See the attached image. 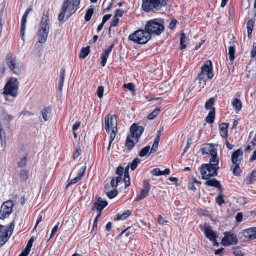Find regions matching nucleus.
Masks as SVG:
<instances>
[{
	"mask_svg": "<svg viewBox=\"0 0 256 256\" xmlns=\"http://www.w3.org/2000/svg\"><path fill=\"white\" fill-rule=\"evenodd\" d=\"M80 3V0H66L62 6L58 14V20L60 22H64V16L66 15V20L68 19L77 10Z\"/></svg>",
	"mask_w": 256,
	"mask_h": 256,
	"instance_id": "obj_1",
	"label": "nucleus"
},
{
	"mask_svg": "<svg viewBox=\"0 0 256 256\" xmlns=\"http://www.w3.org/2000/svg\"><path fill=\"white\" fill-rule=\"evenodd\" d=\"M145 30L150 35L160 36L164 30V20L155 18L148 21L145 26Z\"/></svg>",
	"mask_w": 256,
	"mask_h": 256,
	"instance_id": "obj_2",
	"label": "nucleus"
},
{
	"mask_svg": "<svg viewBox=\"0 0 256 256\" xmlns=\"http://www.w3.org/2000/svg\"><path fill=\"white\" fill-rule=\"evenodd\" d=\"M168 0H143L142 8L146 12H156L165 6Z\"/></svg>",
	"mask_w": 256,
	"mask_h": 256,
	"instance_id": "obj_3",
	"label": "nucleus"
},
{
	"mask_svg": "<svg viewBox=\"0 0 256 256\" xmlns=\"http://www.w3.org/2000/svg\"><path fill=\"white\" fill-rule=\"evenodd\" d=\"M105 129L107 133L110 134L112 140L114 139L118 132V120L116 115L107 116L104 118Z\"/></svg>",
	"mask_w": 256,
	"mask_h": 256,
	"instance_id": "obj_4",
	"label": "nucleus"
},
{
	"mask_svg": "<svg viewBox=\"0 0 256 256\" xmlns=\"http://www.w3.org/2000/svg\"><path fill=\"white\" fill-rule=\"evenodd\" d=\"M151 38L150 34L146 30H138L130 34L128 39L134 43L144 44H146Z\"/></svg>",
	"mask_w": 256,
	"mask_h": 256,
	"instance_id": "obj_5",
	"label": "nucleus"
},
{
	"mask_svg": "<svg viewBox=\"0 0 256 256\" xmlns=\"http://www.w3.org/2000/svg\"><path fill=\"white\" fill-rule=\"evenodd\" d=\"M19 82L17 78H10L6 84L3 94L4 96H10L16 98L18 94Z\"/></svg>",
	"mask_w": 256,
	"mask_h": 256,
	"instance_id": "obj_6",
	"label": "nucleus"
},
{
	"mask_svg": "<svg viewBox=\"0 0 256 256\" xmlns=\"http://www.w3.org/2000/svg\"><path fill=\"white\" fill-rule=\"evenodd\" d=\"M6 62L10 70L16 75H20L22 70L23 65L20 62H18L16 57L12 54H8L6 58Z\"/></svg>",
	"mask_w": 256,
	"mask_h": 256,
	"instance_id": "obj_7",
	"label": "nucleus"
},
{
	"mask_svg": "<svg viewBox=\"0 0 256 256\" xmlns=\"http://www.w3.org/2000/svg\"><path fill=\"white\" fill-rule=\"evenodd\" d=\"M201 69V72L198 75V80L200 81H204L206 84L207 79L212 80L214 77L212 62L210 60H207Z\"/></svg>",
	"mask_w": 256,
	"mask_h": 256,
	"instance_id": "obj_8",
	"label": "nucleus"
},
{
	"mask_svg": "<svg viewBox=\"0 0 256 256\" xmlns=\"http://www.w3.org/2000/svg\"><path fill=\"white\" fill-rule=\"evenodd\" d=\"M216 168L208 164H203L200 168V171L203 180H208L212 177L216 176L218 170Z\"/></svg>",
	"mask_w": 256,
	"mask_h": 256,
	"instance_id": "obj_9",
	"label": "nucleus"
},
{
	"mask_svg": "<svg viewBox=\"0 0 256 256\" xmlns=\"http://www.w3.org/2000/svg\"><path fill=\"white\" fill-rule=\"evenodd\" d=\"M15 224L14 222H10L7 227H2L4 232L0 234V244L4 246L9 240L12 235L14 229Z\"/></svg>",
	"mask_w": 256,
	"mask_h": 256,
	"instance_id": "obj_10",
	"label": "nucleus"
},
{
	"mask_svg": "<svg viewBox=\"0 0 256 256\" xmlns=\"http://www.w3.org/2000/svg\"><path fill=\"white\" fill-rule=\"evenodd\" d=\"M14 203L10 200L3 204L0 212V218L4 220L8 218L12 212Z\"/></svg>",
	"mask_w": 256,
	"mask_h": 256,
	"instance_id": "obj_11",
	"label": "nucleus"
},
{
	"mask_svg": "<svg viewBox=\"0 0 256 256\" xmlns=\"http://www.w3.org/2000/svg\"><path fill=\"white\" fill-rule=\"evenodd\" d=\"M238 242V239L236 234L230 232L224 233V237L222 241V244L224 246L236 245Z\"/></svg>",
	"mask_w": 256,
	"mask_h": 256,
	"instance_id": "obj_12",
	"label": "nucleus"
},
{
	"mask_svg": "<svg viewBox=\"0 0 256 256\" xmlns=\"http://www.w3.org/2000/svg\"><path fill=\"white\" fill-rule=\"evenodd\" d=\"M130 131L132 138H134L136 142H138L139 138L144 131V128L142 126L134 124L131 126Z\"/></svg>",
	"mask_w": 256,
	"mask_h": 256,
	"instance_id": "obj_13",
	"label": "nucleus"
},
{
	"mask_svg": "<svg viewBox=\"0 0 256 256\" xmlns=\"http://www.w3.org/2000/svg\"><path fill=\"white\" fill-rule=\"evenodd\" d=\"M149 182H150L148 180H144L143 188L140 192V194L135 198L134 202H138L146 198L148 195L150 190Z\"/></svg>",
	"mask_w": 256,
	"mask_h": 256,
	"instance_id": "obj_14",
	"label": "nucleus"
},
{
	"mask_svg": "<svg viewBox=\"0 0 256 256\" xmlns=\"http://www.w3.org/2000/svg\"><path fill=\"white\" fill-rule=\"evenodd\" d=\"M200 150L203 155H214L217 154V150L214 148L213 144H208L202 146Z\"/></svg>",
	"mask_w": 256,
	"mask_h": 256,
	"instance_id": "obj_15",
	"label": "nucleus"
},
{
	"mask_svg": "<svg viewBox=\"0 0 256 256\" xmlns=\"http://www.w3.org/2000/svg\"><path fill=\"white\" fill-rule=\"evenodd\" d=\"M50 20L48 18L43 17L42 19L38 32L49 34L50 30Z\"/></svg>",
	"mask_w": 256,
	"mask_h": 256,
	"instance_id": "obj_16",
	"label": "nucleus"
},
{
	"mask_svg": "<svg viewBox=\"0 0 256 256\" xmlns=\"http://www.w3.org/2000/svg\"><path fill=\"white\" fill-rule=\"evenodd\" d=\"M243 151L238 149L235 151L232 156V162L233 164H240L243 160Z\"/></svg>",
	"mask_w": 256,
	"mask_h": 256,
	"instance_id": "obj_17",
	"label": "nucleus"
},
{
	"mask_svg": "<svg viewBox=\"0 0 256 256\" xmlns=\"http://www.w3.org/2000/svg\"><path fill=\"white\" fill-rule=\"evenodd\" d=\"M114 46V44H111L110 46H109L105 50L104 53L102 54L101 56V64L103 67H104L106 66L108 59L109 58V56Z\"/></svg>",
	"mask_w": 256,
	"mask_h": 256,
	"instance_id": "obj_18",
	"label": "nucleus"
},
{
	"mask_svg": "<svg viewBox=\"0 0 256 256\" xmlns=\"http://www.w3.org/2000/svg\"><path fill=\"white\" fill-rule=\"evenodd\" d=\"M204 231L206 238L210 241L214 240L218 238V235L216 234L215 232L212 230V228L209 226L205 224Z\"/></svg>",
	"mask_w": 256,
	"mask_h": 256,
	"instance_id": "obj_19",
	"label": "nucleus"
},
{
	"mask_svg": "<svg viewBox=\"0 0 256 256\" xmlns=\"http://www.w3.org/2000/svg\"><path fill=\"white\" fill-rule=\"evenodd\" d=\"M244 236L250 240L256 239V228H251L243 231Z\"/></svg>",
	"mask_w": 256,
	"mask_h": 256,
	"instance_id": "obj_20",
	"label": "nucleus"
},
{
	"mask_svg": "<svg viewBox=\"0 0 256 256\" xmlns=\"http://www.w3.org/2000/svg\"><path fill=\"white\" fill-rule=\"evenodd\" d=\"M204 184L206 186L214 187L220 190V191H223L224 188L220 182L216 178H212L206 180Z\"/></svg>",
	"mask_w": 256,
	"mask_h": 256,
	"instance_id": "obj_21",
	"label": "nucleus"
},
{
	"mask_svg": "<svg viewBox=\"0 0 256 256\" xmlns=\"http://www.w3.org/2000/svg\"><path fill=\"white\" fill-rule=\"evenodd\" d=\"M28 15V12H26L22 16L21 24V37L22 40L24 41V36L26 30V23L27 22V18Z\"/></svg>",
	"mask_w": 256,
	"mask_h": 256,
	"instance_id": "obj_22",
	"label": "nucleus"
},
{
	"mask_svg": "<svg viewBox=\"0 0 256 256\" xmlns=\"http://www.w3.org/2000/svg\"><path fill=\"white\" fill-rule=\"evenodd\" d=\"M229 127V124L226 122H224L221 124L220 126V135L224 138L227 139L228 135V128Z\"/></svg>",
	"mask_w": 256,
	"mask_h": 256,
	"instance_id": "obj_23",
	"label": "nucleus"
},
{
	"mask_svg": "<svg viewBox=\"0 0 256 256\" xmlns=\"http://www.w3.org/2000/svg\"><path fill=\"white\" fill-rule=\"evenodd\" d=\"M108 204V202H107L100 200L94 204V206L92 207V210H94V209H96L98 212H102Z\"/></svg>",
	"mask_w": 256,
	"mask_h": 256,
	"instance_id": "obj_24",
	"label": "nucleus"
},
{
	"mask_svg": "<svg viewBox=\"0 0 256 256\" xmlns=\"http://www.w3.org/2000/svg\"><path fill=\"white\" fill-rule=\"evenodd\" d=\"M210 156L211 158L210 159V163L208 164L216 168L217 169H220V166H218L220 158L218 156V153L216 154H214V155Z\"/></svg>",
	"mask_w": 256,
	"mask_h": 256,
	"instance_id": "obj_25",
	"label": "nucleus"
},
{
	"mask_svg": "<svg viewBox=\"0 0 256 256\" xmlns=\"http://www.w3.org/2000/svg\"><path fill=\"white\" fill-rule=\"evenodd\" d=\"M215 102V100L214 98H210L206 102L205 105V108L206 110H210V112L214 110L216 112V109L214 107V105Z\"/></svg>",
	"mask_w": 256,
	"mask_h": 256,
	"instance_id": "obj_26",
	"label": "nucleus"
},
{
	"mask_svg": "<svg viewBox=\"0 0 256 256\" xmlns=\"http://www.w3.org/2000/svg\"><path fill=\"white\" fill-rule=\"evenodd\" d=\"M236 45L233 44L228 48V56L230 61L232 62L235 58Z\"/></svg>",
	"mask_w": 256,
	"mask_h": 256,
	"instance_id": "obj_27",
	"label": "nucleus"
},
{
	"mask_svg": "<svg viewBox=\"0 0 256 256\" xmlns=\"http://www.w3.org/2000/svg\"><path fill=\"white\" fill-rule=\"evenodd\" d=\"M90 46H88L86 48H83L80 51V58L82 59L86 58L90 53Z\"/></svg>",
	"mask_w": 256,
	"mask_h": 256,
	"instance_id": "obj_28",
	"label": "nucleus"
},
{
	"mask_svg": "<svg viewBox=\"0 0 256 256\" xmlns=\"http://www.w3.org/2000/svg\"><path fill=\"white\" fill-rule=\"evenodd\" d=\"M215 115L216 112L214 110H212V112H210L208 116L206 118L205 120L206 122L209 124H213L215 119Z\"/></svg>",
	"mask_w": 256,
	"mask_h": 256,
	"instance_id": "obj_29",
	"label": "nucleus"
},
{
	"mask_svg": "<svg viewBox=\"0 0 256 256\" xmlns=\"http://www.w3.org/2000/svg\"><path fill=\"white\" fill-rule=\"evenodd\" d=\"M232 105L236 110L240 111L242 108V103L241 101L238 98H234L233 100Z\"/></svg>",
	"mask_w": 256,
	"mask_h": 256,
	"instance_id": "obj_30",
	"label": "nucleus"
},
{
	"mask_svg": "<svg viewBox=\"0 0 256 256\" xmlns=\"http://www.w3.org/2000/svg\"><path fill=\"white\" fill-rule=\"evenodd\" d=\"M48 34L42 33V32H38V40L40 44H44L46 42L48 37Z\"/></svg>",
	"mask_w": 256,
	"mask_h": 256,
	"instance_id": "obj_31",
	"label": "nucleus"
},
{
	"mask_svg": "<svg viewBox=\"0 0 256 256\" xmlns=\"http://www.w3.org/2000/svg\"><path fill=\"white\" fill-rule=\"evenodd\" d=\"M246 26L248 30V37H250L252 36V34L254 28V21L251 19L250 20L247 22Z\"/></svg>",
	"mask_w": 256,
	"mask_h": 256,
	"instance_id": "obj_32",
	"label": "nucleus"
},
{
	"mask_svg": "<svg viewBox=\"0 0 256 256\" xmlns=\"http://www.w3.org/2000/svg\"><path fill=\"white\" fill-rule=\"evenodd\" d=\"M51 110L50 108H44L42 111V118L45 121L48 120V118L50 117Z\"/></svg>",
	"mask_w": 256,
	"mask_h": 256,
	"instance_id": "obj_33",
	"label": "nucleus"
},
{
	"mask_svg": "<svg viewBox=\"0 0 256 256\" xmlns=\"http://www.w3.org/2000/svg\"><path fill=\"white\" fill-rule=\"evenodd\" d=\"M223 191H220L218 197L216 198V201L217 204L220 206H222L225 202L224 199V196L222 194Z\"/></svg>",
	"mask_w": 256,
	"mask_h": 256,
	"instance_id": "obj_34",
	"label": "nucleus"
},
{
	"mask_svg": "<svg viewBox=\"0 0 256 256\" xmlns=\"http://www.w3.org/2000/svg\"><path fill=\"white\" fill-rule=\"evenodd\" d=\"M150 146H148L145 148H143L139 153V156L141 158H143L146 156L147 154H149L150 152Z\"/></svg>",
	"mask_w": 256,
	"mask_h": 256,
	"instance_id": "obj_35",
	"label": "nucleus"
},
{
	"mask_svg": "<svg viewBox=\"0 0 256 256\" xmlns=\"http://www.w3.org/2000/svg\"><path fill=\"white\" fill-rule=\"evenodd\" d=\"M132 214V212L130 210H126L122 214H118L117 216L118 220H124L130 216Z\"/></svg>",
	"mask_w": 256,
	"mask_h": 256,
	"instance_id": "obj_36",
	"label": "nucleus"
},
{
	"mask_svg": "<svg viewBox=\"0 0 256 256\" xmlns=\"http://www.w3.org/2000/svg\"><path fill=\"white\" fill-rule=\"evenodd\" d=\"M253 180H256V176H254V172L253 171L250 175L248 176L245 180V182L247 184H252Z\"/></svg>",
	"mask_w": 256,
	"mask_h": 256,
	"instance_id": "obj_37",
	"label": "nucleus"
},
{
	"mask_svg": "<svg viewBox=\"0 0 256 256\" xmlns=\"http://www.w3.org/2000/svg\"><path fill=\"white\" fill-rule=\"evenodd\" d=\"M20 178L22 181H26L28 178V172L26 170H21L20 172Z\"/></svg>",
	"mask_w": 256,
	"mask_h": 256,
	"instance_id": "obj_38",
	"label": "nucleus"
},
{
	"mask_svg": "<svg viewBox=\"0 0 256 256\" xmlns=\"http://www.w3.org/2000/svg\"><path fill=\"white\" fill-rule=\"evenodd\" d=\"M134 142L131 140L130 136H128L126 140V146L128 150H131L134 146Z\"/></svg>",
	"mask_w": 256,
	"mask_h": 256,
	"instance_id": "obj_39",
	"label": "nucleus"
},
{
	"mask_svg": "<svg viewBox=\"0 0 256 256\" xmlns=\"http://www.w3.org/2000/svg\"><path fill=\"white\" fill-rule=\"evenodd\" d=\"M94 10L93 8L89 9L86 12V14L85 16V18H84L85 21L89 22L90 20L92 15L94 14Z\"/></svg>",
	"mask_w": 256,
	"mask_h": 256,
	"instance_id": "obj_40",
	"label": "nucleus"
},
{
	"mask_svg": "<svg viewBox=\"0 0 256 256\" xmlns=\"http://www.w3.org/2000/svg\"><path fill=\"white\" fill-rule=\"evenodd\" d=\"M234 167L233 169V174L236 176H240L242 172L240 165V164H234Z\"/></svg>",
	"mask_w": 256,
	"mask_h": 256,
	"instance_id": "obj_41",
	"label": "nucleus"
},
{
	"mask_svg": "<svg viewBox=\"0 0 256 256\" xmlns=\"http://www.w3.org/2000/svg\"><path fill=\"white\" fill-rule=\"evenodd\" d=\"M141 160L140 158H136L134 159L132 164H130V168L132 170H134L138 167V164L140 162Z\"/></svg>",
	"mask_w": 256,
	"mask_h": 256,
	"instance_id": "obj_42",
	"label": "nucleus"
},
{
	"mask_svg": "<svg viewBox=\"0 0 256 256\" xmlns=\"http://www.w3.org/2000/svg\"><path fill=\"white\" fill-rule=\"evenodd\" d=\"M186 38V34L184 33H182L180 34V45L181 47V50H184L186 48V46L184 44L185 42V40Z\"/></svg>",
	"mask_w": 256,
	"mask_h": 256,
	"instance_id": "obj_43",
	"label": "nucleus"
},
{
	"mask_svg": "<svg viewBox=\"0 0 256 256\" xmlns=\"http://www.w3.org/2000/svg\"><path fill=\"white\" fill-rule=\"evenodd\" d=\"M118 194V192L116 190H114L110 192H108L106 195L110 199H112Z\"/></svg>",
	"mask_w": 256,
	"mask_h": 256,
	"instance_id": "obj_44",
	"label": "nucleus"
},
{
	"mask_svg": "<svg viewBox=\"0 0 256 256\" xmlns=\"http://www.w3.org/2000/svg\"><path fill=\"white\" fill-rule=\"evenodd\" d=\"M0 138L1 139L2 143L6 142V134L2 128V126L0 125Z\"/></svg>",
	"mask_w": 256,
	"mask_h": 256,
	"instance_id": "obj_45",
	"label": "nucleus"
},
{
	"mask_svg": "<svg viewBox=\"0 0 256 256\" xmlns=\"http://www.w3.org/2000/svg\"><path fill=\"white\" fill-rule=\"evenodd\" d=\"M27 156L23 157L18 162V165L20 168H24L26 166Z\"/></svg>",
	"mask_w": 256,
	"mask_h": 256,
	"instance_id": "obj_46",
	"label": "nucleus"
},
{
	"mask_svg": "<svg viewBox=\"0 0 256 256\" xmlns=\"http://www.w3.org/2000/svg\"><path fill=\"white\" fill-rule=\"evenodd\" d=\"M81 179L78 176L72 179L70 182H68L66 187V189H68L70 186L76 184Z\"/></svg>",
	"mask_w": 256,
	"mask_h": 256,
	"instance_id": "obj_47",
	"label": "nucleus"
},
{
	"mask_svg": "<svg viewBox=\"0 0 256 256\" xmlns=\"http://www.w3.org/2000/svg\"><path fill=\"white\" fill-rule=\"evenodd\" d=\"M123 87L124 88L128 89L130 92H134L135 86L132 83L124 84Z\"/></svg>",
	"mask_w": 256,
	"mask_h": 256,
	"instance_id": "obj_48",
	"label": "nucleus"
},
{
	"mask_svg": "<svg viewBox=\"0 0 256 256\" xmlns=\"http://www.w3.org/2000/svg\"><path fill=\"white\" fill-rule=\"evenodd\" d=\"M86 166H82V168H81L80 169V170H78V178H80V179L82 178L84 174V173H85L86 170Z\"/></svg>",
	"mask_w": 256,
	"mask_h": 256,
	"instance_id": "obj_49",
	"label": "nucleus"
},
{
	"mask_svg": "<svg viewBox=\"0 0 256 256\" xmlns=\"http://www.w3.org/2000/svg\"><path fill=\"white\" fill-rule=\"evenodd\" d=\"M154 176H162V171L159 168H156L150 172Z\"/></svg>",
	"mask_w": 256,
	"mask_h": 256,
	"instance_id": "obj_50",
	"label": "nucleus"
},
{
	"mask_svg": "<svg viewBox=\"0 0 256 256\" xmlns=\"http://www.w3.org/2000/svg\"><path fill=\"white\" fill-rule=\"evenodd\" d=\"M159 112H160L159 110H156L152 112L148 116V119H149V120L154 119L158 116Z\"/></svg>",
	"mask_w": 256,
	"mask_h": 256,
	"instance_id": "obj_51",
	"label": "nucleus"
},
{
	"mask_svg": "<svg viewBox=\"0 0 256 256\" xmlns=\"http://www.w3.org/2000/svg\"><path fill=\"white\" fill-rule=\"evenodd\" d=\"M104 88L102 86L98 88L97 94L100 98H102L104 96Z\"/></svg>",
	"mask_w": 256,
	"mask_h": 256,
	"instance_id": "obj_52",
	"label": "nucleus"
},
{
	"mask_svg": "<svg viewBox=\"0 0 256 256\" xmlns=\"http://www.w3.org/2000/svg\"><path fill=\"white\" fill-rule=\"evenodd\" d=\"M254 136V140L250 142V144L252 145L253 146H256V134H254V132H252L249 136V139H250L252 137Z\"/></svg>",
	"mask_w": 256,
	"mask_h": 256,
	"instance_id": "obj_53",
	"label": "nucleus"
},
{
	"mask_svg": "<svg viewBox=\"0 0 256 256\" xmlns=\"http://www.w3.org/2000/svg\"><path fill=\"white\" fill-rule=\"evenodd\" d=\"M119 18H116V16H114L113 19L111 22L110 25L111 26L116 27L118 25L119 22Z\"/></svg>",
	"mask_w": 256,
	"mask_h": 256,
	"instance_id": "obj_54",
	"label": "nucleus"
},
{
	"mask_svg": "<svg viewBox=\"0 0 256 256\" xmlns=\"http://www.w3.org/2000/svg\"><path fill=\"white\" fill-rule=\"evenodd\" d=\"M34 242V237L32 236L30 238V239L29 240V241L28 242L26 249L28 250H30L32 246L33 243Z\"/></svg>",
	"mask_w": 256,
	"mask_h": 256,
	"instance_id": "obj_55",
	"label": "nucleus"
},
{
	"mask_svg": "<svg viewBox=\"0 0 256 256\" xmlns=\"http://www.w3.org/2000/svg\"><path fill=\"white\" fill-rule=\"evenodd\" d=\"M158 146H159V144L154 143V144L152 146V148L150 150V151L149 153V155H150L156 152L158 150Z\"/></svg>",
	"mask_w": 256,
	"mask_h": 256,
	"instance_id": "obj_56",
	"label": "nucleus"
},
{
	"mask_svg": "<svg viewBox=\"0 0 256 256\" xmlns=\"http://www.w3.org/2000/svg\"><path fill=\"white\" fill-rule=\"evenodd\" d=\"M243 214L242 212H238L237 214L236 219L238 222H241L242 221Z\"/></svg>",
	"mask_w": 256,
	"mask_h": 256,
	"instance_id": "obj_57",
	"label": "nucleus"
},
{
	"mask_svg": "<svg viewBox=\"0 0 256 256\" xmlns=\"http://www.w3.org/2000/svg\"><path fill=\"white\" fill-rule=\"evenodd\" d=\"M59 224L60 223L58 222V224L56 226H54V228H52L50 238H52V236L55 234L57 232Z\"/></svg>",
	"mask_w": 256,
	"mask_h": 256,
	"instance_id": "obj_58",
	"label": "nucleus"
},
{
	"mask_svg": "<svg viewBox=\"0 0 256 256\" xmlns=\"http://www.w3.org/2000/svg\"><path fill=\"white\" fill-rule=\"evenodd\" d=\"M124 14V11L121 10H117L115 12V14L114 16H116V18L122 17Z\"/></svg>",
	"mask_w": 256,
	"mask_h": 256,
	"instance_id": "obj_59",
	"label": "nucleus"
},
{
	"mask_svg": "<svg viewBox=\"0 0 256 256\" xmlns=\"http://www.w3.org/2000/svg\"><path fill=\"white\" fill-rule=\"evenodd\" d=\"M158 222L160 224L164 225V224L168 222L166 220L165 218H164L162 216H159L158 218Z\"/></svg>",
	"mask_w": 256,
	"mask_h": 256,
	"instance_id": "obj_60",
	"label": "nucleus"
},
{
	"mask_svg": "<svg viewBox=\"0 0 256 256\" xmlns=\"http://www.w3.org/2000/svg\"><path fill=\"white\" fill-rule=\"evenodd\" d=\"M178 21L176 20H172L169 24V28L170 30L173 29L175 27Z\"/></svg>",
	"mask_w": 256,
	"mask_h": 256,
	"instance_id": "obj_61",
	"label": "nucleus"
},
{
	"mask_svg": "<svg viewBox=\"0 0 256 256\" xmlns=\"http://www.w3.org/2000/svg\"><path fill=\"white\" fill-rule=\"evenodd\" d=\"M124 169L121 166H119L116 170V174L119 176H122L124 174Z\"/></svg>",
	"mask_w": 256,
	"mask_h": 256,
	"instance_id": "obj_62",
	"label": "nucleus"
},
{
	"mask_svg": "<svg viewBox=\"0 0 256 256\" xmlns=\"http://www.w3.org/2000/svg\"><path fill=\"white\" fill-rule=\"evenodd\" d=\"M65 73H66V70L64 68H62L61 69V71L60 72V80H64V78H65Z\"/></svg>",
	"mask_w": 256,
	"mask_h": 256,
	"instance_id": "obj_63",
	"label": "nucleus"
},
{
	"mask_svg": "<svg viewBox=\"0 0 256 256\" xmlns=\"http://www.w3.org/2000/svg\"><path fill=\"white\" fill-rule=\"evenodd\" d=\"M256 56V45L254 44L252 50L251 51V58H254Z\"/></svg>",
	"mask_w": 256,
	"mask_h": 256,
	"instance_id": "obj_64",
	"label": "nucleus"
}]
</instances>
